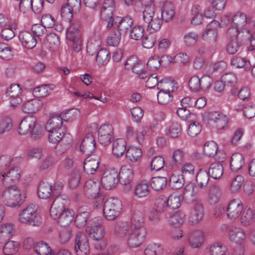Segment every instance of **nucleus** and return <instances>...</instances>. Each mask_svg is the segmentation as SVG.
I'll use <instances>...</instances> for the list:
<instances>
[{
    "label": "nucleus",
    "mask_w": 255,
    "mask_h": 255,
    "mask_svg": "<svg viewBox=\"0 0 255 255\" xmlns=\"http://www.w3.org/2000/svg\"><path fill=\"white\" fill-rule=\"evenodd\" d=\"M231 21L233 25L240 29L246 37L249 35L254 34L255 20L252 18L247 17L244 13L236 12L232 17Z\"/></svg>",
    "instance_id": "obj_1"
},
{
    "label": "nucleus",
    "mask_w": 255,
    "mask_h": 255,
    "mask_svg": "<svg viewBox=\"0 0 255 255\" xmlns=\"http://www.w3.org/2000/svg\"><path fill=\"white\" fill-rule=\"evenodd\" d=\"M142 14L143 19L147 24V30L149 33H152L160 29L163 20L160 14L156 12L153 4L146 6Z\"/></svg>",
    "instance_id": "obj_2"
},
{
    "label": "nucleus",
    "mask_w": 255,
    "mask_h": 255,
    "mask_svg": "<svg viewBox=\"0 0 255 255\" xmlns=\"http://www.w3.org/2000/svg\"><path fill=\"white\" fill-rule=\"evenodd\" d=\"M38 206L31 204L27 206L19 214L18 220L23 224L38 226L42 223Z\"/></svg>",
    "instance_id": "obj_3"
},
{
    "label": "nucleus",
    "mask_w": 255,
    "mask_h": 255,
    "mask_svg": "<svg viewBox=\"0 0 255 255\" xmlns=\"http://www.w3.org/2000/svg\"><path fill=\"white\" fill-rule=\"evenodd\" d=\"M81 24L78 20L71 21L67 30V38L72 42L73 49L78 52L82 48Z\"/></svg>",
    "instance_id": "obj_4"
},
{
    "label": "nucleus",
    "mask_w": 255,
    "mask_h": 255,
    "mask_svg": "<svg viewBox=\"0 0 255 255\" xmlns=\"http://www.w3.org/2000/svg\"><path fill=\"white\" fill-rule=\"evenodd\" d=\"M6 189L3 192L2 197L6 206L10 207H19L22 202L19 189L15 186H6Z\"/></svg>",
    "instance_id": "obj_5"
},
{
    "label": "nucleus",
    "mask_w": 255,
    "mask_h": 255,
    "mask_svg": "<svg viewBox=\"0 0 255 255\" xmlns=\"http://www.w3.org/2000/svg\"><path fill=\"white\" fill-rule=\"evenodd\" d=\"M122 209V203L117 198H110L106 200L103 206V213L109 221L115 220Z\"/></svg>",
    "instance_id": "obj_6"
},
{
    "label": "nucleus",
    "mask_w": 255,
    "mask_h": 255,
    "mask_svg": "<svg viewBox=\"0 0 255 255\" xmlns=\"http://www.w3.org/2000/svg\"><path fill=\"white\" fill-rule=\"evenodd\" d=\"M228 123V118L220 111L208 112V128L222 129L227 126Z\"/></svg>",
    "instance_id": "obj_7"
},
{
    "label": "nucleus",
    "mask_w": 255,
    "mask_h": 255,
    "mask_svg": "<svg viewBox=\"0 0 255 255\" xmlns=\"http://www.w3.org/2000/svg\"><path fill=\"white\" fill-rule=\"evenodd\" d=\"M86 231L89 235L94 239L102 238L105 235V229L103 226L102 219L95 218L89 222V225L86 228Z\"/></svg>",
    "instance_id": "obj_8"
},
{
    "label": "nucleus",
    "mask_w": 255,
    "mask_h": 255,
    "mask_svg": "<svg viewBox=\"0 0 255 255\" xmlns=\"http://www.w3.org/2000/svg\"><path fill=\"white\" fill-rule=\"evenodd\" d=\"M114 10L115 4L113 0H106L104 2L101 11L100 17L102 20L107 22V29L111 28L113 25Z\"/></svg>",
    "instance_id": "obj_9"
},
{
    "label": "nucleus",
    "mask_w": 255,
    "mask_h": 255,
    "mask_svg": "<svg viewBox=\"0 0 255 255\" xmlns=\"http://www.w3.org/2000/svg\"><path fill=\"white\" fill-rule=\"evenodd\" d=\"M125 67L128 69H131L134 73L138 75L141 79H145L149 75L147 71L145 70L144 66L138 62L135 57L128 58L125 63Z\"/></svg>",
    "instance_id": "obj_10"
},
{
    "label": "nucleus",
    "mask_w": 255,
    "mask_h": 255,
    "mask_svg": "<svg viewBox=\"0 0 255 255\" xmlns=\"http://www.w3.org/2000/svg\"><path fill=\"white\" fill-rule=\"evenodd\" d=\"M146 235L145 228L140 229L132 228L127 236V243L131 248L139 246L143 242Z\"/></svg>",
    "instance_id": "obj_11"
},
{
    "label": "nucleus",
    "mask_w": 255,
    "mask_h": 255,
    "mask_svg": "<svg viewBox=\"0 0 255 255\" xmlns=\"http://www.w3.org/2000/svg\"><path fill=\"white\" fill-rule=\"evenodd\" d=\"M118 172L115 170H107L101 178V184L107 190H110L116 186L119 182Z\"/></svg>",
    "instance_id": "obj_12"
},
{
    "label": "nucleus",
    "mask_w": 255,
    "mask_h": 255,
    "mask_svg": "<svg viewBox=\"0 0 255 255\" xmlns=\"http://www.w3.org/2000/svg\"><path fill=\"white\" fill-rule=\"evenodd\" d=\"M119 174V181L125 185L124 190L128 192L131 189V183L132 181L133 173L132 169L127 166H122Z\"/></svg>",
    "instance_id": "obj_13"
},
{
    "label": "nucleus",
    "mask_w": 255,
    "mask_h": 255,
    "mask_svg": "<svg viewBox=\"0 0 255 255\" xmlns=\"http://www.w3.org/2000/svg\"><path fill=\"white\" fill-rule=\"evenodd\" d=\"M143 211V208L142 205H136L133 207L131 223H130L132 228L136 229L145 228Z\"/></svg>",
    "instance_id": "obj_14"
},
{
    "label": "nucleus",
    "mask_w": 255,
    "mask_h": 255,
    "mask_svg": "<svg viewBox=\"0 0 255 255\" xmlns=\"http://www.w3.org/2000/svg\"><path fill=\"white\" fill-rule=\"evenodd\" d=\"M75 250L77 255H87L89 253L88 239L84 234L80 233L76 236Z\"/></svg>",
    "instance_id": "obj_15"
},
{
    "label": "nucleus",
    "mask_w": 255,
    "mask_h": 255,
    "mask_svg": "<svg viewBox=\"0 0 255 255\" xmlns=\"http://www.w3.org/2000/svg\"><path fill=\"white\" fill-rule=\"evenodd\" d=\"M113 128L111 125H104L98 130V141L103 145H108L113 138Z\"/></svg>",
    "instance_id": "obj_16"
},
{
    "label": "nucleus",
    "mask_w": 255,
    "mask_h": 255,
    "mask_svg": "<svg viewBox=\"0 0 255 255\" xmlns=\"http://www.w3.org/2000/svg\"><path fill=\"white\" fill-rule=\"evenodd\" d=\"M243 205L238 199L230 201L226 209L228 217L230 219H236L240 217L243 212Z\"/></svg>",
    "instance_id": "obj_17"
},
{
    "label": "nucleus",
    "mask_w": 255,
    "mask_h": 255,
    "mask_svg": "<svg viewBox=\"0 0 255 255\" xmlns=\"http://www.w3.org/2000/svg\"><path fill=\"white\" fill-rule=\"evenodd\" d=\"M3 184L5 186L12 185L18 182L20 177V171L18 167L12 166L3 177Z\"/></svg>",
    "instance_id": "obj_18"
},
{
    "label": "nucleus",
    "mask_w": 255,
    "mask_h": 255,
    "mask_svg": "<svg viewBox=\"0 0 255 255\" xmlns=\"http://www.w3.org/2000/svg\"><path fill=\"white\" fill-rule=\"evenodd\" d=\"M36 118L32 116L24 117L19 125L18 132L21 135H24L30 132L35 128Z\"/></svg>",
    "instance_id": "obj_19"
},
{
    "label": "nucleus",
    "mask_w": 255,
    "mask_h": 255,
    "mask_svg": "<svg viewBox=\"0 0 255 255\" xmlns=\"http://www.w3.org/2000/svg\"><path fill=\"white\" fill-rule=\"evenodd\" d=\"M100 190V183L92 180L87 181L84 186V191L88 198H96Z\"/></svg>",
    "instance_id": "obj_20"
},
{
    "label": "nucleus",
    "mask_w": 255,
    "mask_h": 255,
    "mask_svg": "<svg viewBox=\"0 0 255 255\" xmlns=\"http://www.w3.org/2000/svg\"><path fill=\"white\" fill-rule=\"evenodd\" d=\"M95 149L96 143L93 135L91 133L86 134L80 146L81 151L83 154L90 155Z\"/></svg>",
    "instance_id": "obj_21"
},
{
    "label": "nucleus",
    "mask_w": 255,
    "mask_h": 255,
    "mask_svg": "<svg viewBox=\"0 0 255 255\" xmlns=\"http://www.w3.org/2000/svg\"><path fill=\"white\" fill-rule=\"evenodd\" d=\"M204 233L202 231H196L188 235V240L189 245L193 248H198L204 241Z\"/></svg>",
    "instance_id": "obj_22"
},
{
    "label": "nucleus",
    "mask_w": 255,
    "mask_h": 255,
    "mask_svg": "<svg viewBox=\"0 0 255 255\" xmlns=\"http://www.w3.org/2000/svg\"><path fill=\"white\" fill-rule=\"evenodd\" d=\"M19 39L22 44L28 49L34 47L36 44V39L31 32L23 31L20 32Z\"/></svg>",
    "instance_id": "obj_23"
},
{
    "label": "nucleus",
    "mask_w": 255,
    "mask_h": 255,
    "mask_svg": "<svg viewBox=\"0 0 255 255\" xmlns=\"http://www.w3.org/2000/svg\"><path fill=\"white\" fill-rule=\"evenodd\" d=\"M115 24L118 26V32L126 33L130 30L133 25V20L129 16H125L123 18L117 17Z\"/></svg>",
    "instance_id": "obj_24"
},
{
    "label": "nucleus",
    "mask_w": 255,
    "mask_h": 255,
    "mask_svg": "<svg viewBox=\"0 0 255 255\" xmlns=\"http://www.w3.org/2000/svg\"><path fill=\"white\" fill-rule=\"evenodd\" d=\"M66 209L62 203V198L56 199L53 202L50 209V215L51 218L54 220H57L58 218L63 214L64 210Z\"/></svg>",
    "instance_id": "obj_25"
},
{
    "label": "nucleus",
    "mask_w": 255,
    "mask_h": 255,
    "mask_svg": "<svg viewBox=\"0 0 255 255\" xmlns=\"http://www.w3.org/2000/svg\"><path fill=\"white\" fill-rule=\"evenodd\" d=\"M229 235L230 240L237 244H241L246 238L244 230L235 226L231 227L230 228Z\"/></svg>",
    "instance_id": "obj_26"
},
{
    "label": "nucleus",
    "mask_w": 255,
    "mask_h": 255,
    "mask_svg": "<svg viewBox=\"0 0 255 255\" xmlns=\"http://www.w3.org/2000/svg\"><path fill=\"white\" fill-rule=\"evenodd\" d=\"M131 229V226L128 222L119 221L115 226L114 233L118 237L124 238L128 235Z\"/></svg>",
    "instance_id": "obj_27"
},
{
    "label": "nucleus",
    "mask_w": 255,
    "mask_h": 255,
    "mask_svg": "<svg viewBox=\"0 0 255 255\" xmlns=\"http://www.w3.org/2000/svg\"><path fill=\"white\" fill-rule=\"evenodd\" d=\"M14 232V225L6 223L0 226V243H4L9 240Z\"/></svg>",
    "instance_id": "obj_28"
},
{
    "label": "nucleus",
    "mask_w": 255,
    "mask_h": 255,
    "mask_svg": "<svg viewBox=\"0 0 255 255\" xmlns=\"http://www.w3.org/2000/svg\"><path fill=\"white\" fill-rule=\"evenodd\" d=\"M175 14V8L170 1H166L163 3L161 9V18L166 22L172 20Z\"/></svg>",
    "instance_id": "obj_29"
},
{
    "label": "nucleus",
    "mask_w": 255,
    "mask_h": 255,
    "mask_svg": "<svg viewBox=\"0 0 255 255\" xmlns=\"http://www.w3.org/2000/svg\"><path fill=\"white\" fill-rule=\"evenodd\" d=\"M222 195V189L218 184H211L208 192V204L211 205L217 203Z\"/></svg>",
    "instance_id": "obj_30"
},
{
    "label": "nucleus",
    "mask_w": 255,
    "mask_h": 255,
    "mask_svg": "<svg viewBox=\"0 0 255 255\" xmlns=\"http://www.w3.org/2000/svg\"><path fill=\"white\" fill-rule=\"evenodd\" d=\"M178 88L177 83L174 80L169 78L161 79L158 84V89L169 93H173L176 91Z\"/></svg>",
    "instance_id": "obj_31"
},
{
    "label": "nucleus",
    "mask_w": 255,
    "mask_h": 255,
    "mask_svg": "<svg viewBox=\"0 0 255 255\" xmlns=\"http://www.w3.org/2000/svg\"><path fill=\"white\" fill-rule=\"evenodd\" d=\"M99 163L98 158L87 157L83 164L84 170L87 174H93L97 171Z\"/></svg>",
    "instance_id": "obj_32"
},
{
    "label": "nucleus",
    "mask_w": 255,
    "mask_h": 255,
    "mask_svg": "<svg viewBox=\"0 0 255 255\" xmlns=\"http://www.w3.org/2000/svg\"><path fill=\"white\" fill-rule=\"evenodd\" d=\"M148 183L145 181H142L136 184L134 188V195L137 198H143L147 196L150 193Z\"/></svg>",
    "instance_id": "obj_33"
},
{
    "label": "nucleus",
    "mask_w": 255,
    "mask_h": 255,
    "mask_svg": "<svg viewBox=\"0 0 255 255\" xmlns=\"http://www.w3.org/2000/svg\"><path fill=\"white\" fill-rule=\"evenodd\" d=\"M72 141L71 135L69 134H66L55 147L56 153L58 155H61L65 153L71 146Z\"/></svg>",
    "instance_id": "obj_34"
},
{
    "label": "nucleus",
    "mask_w": 255,
    "mask_h": 255,
    "mask_svg": "<svg viewBox=\"0 0 255 255\" xmlns=\"http://www.w3.org/2000/svg\"><path fill=\"white\" fill-rule=\"evenodd\" d=\"M44 43L47 48L53 52L58 50L60 44L59 37L54 33L46 35Z\"/></svg>",
    "instance_id": "obj_35"
},
{
    "label": "nucleus",
    "mask_w": 255,
    "mask_h": 255,
    "mask_svg": "<svg viewBox=\"0 0 255 255\" xmlns=\"http://www.w3.org/2000/svg\"><path fill=\"white\" fill-rule=\"evenodd\" d=\"M63 124V117L59 115H55L51 117L47 121L45 129L47 131H53L63 129L62 126Z\"/></svg>",
    "instance_id": "obj_36"
},
{
    "label": "nucleus",
    "mask_w": 255,
    "mask_h": 255,
    "mask_svg": "<svg viewBox=\"0 0 255 255\" xmlns=\"http://www.w3.org/2000/svg\"><path fill=\"white\" fill-rule=\"evenodd\" d=\"M203 217V208L201 205L197 204L191 211L189 221L191 225L198 223Z\"/></svg>",
    "instance_id": "obj_37"
},
{
    "label": "nucleus",
    "mask_w": 255,
    "mask_h": 255,
    "mask_svg": "<svg viewBox=\"0 0 255 255\" xmlns=\"http://www.w3.org/2000/svg\"><path fill=\"white\" fill-rule=\"evenodd\" d=\"M224 169L221 163L215 162L211 163L208 168V176L214 179H219L222 176Z\"/></svg>",
    "instance_id": "obj_38"
},
{
    "label": "nucleus",
    "mask_w": 255,
    "mask_h": 255,
    "mask_svg": "<svg viewBox=\"0 0 255 255\" xmlns=\"http://www.w3.org/2000/svg\"><path fill=\"white\" fill-rule=\"evenodd\" d=\"M42 106V102L38 99L29 100L22 105V110L25 113H33L37 111Z\"/></svg>",
    "instance_id": "obj_39"
},
{
    "label": "nucleus",
    "mask_w": 255,
    "mask_h": 255,
    "mask_svg": "<svg viewBox=\"0 0 255 255\" xmlns=\"http://www.w3.org/2000/svg\"><path fill=\"white\" fill-rule=\"evenodd\" d=\"M126 150V142L123 138H118L113 143L112 152L113 154L120 157L122 156Z\"/></svg>",
    "instance_id": "obj_40"
},
{
    "label": "nucleus",
    "mask_w": 255,
    "mask_h": 255,
    "mask_svg": "<svg viewBox=\"0 0 255 255\" xmlns=\"http://www.w3.org/2000/svg\"><path fill=\"white\" fill-rule=\"evenodd\" d=\"M34 252L38 255H54L49 245L42 241L36 243Z\"/></svg>",
    "instance_id": "obj_41"
},
{
    "label": "nucleus",
    "mask_w": 255,
    "mask_h": 255,
    "mask_svg": "<svg viewBox=\"0 0 255 255\" xmlns=\"http://www.w3.org/2000/svg\"><path fill=\"white\" fill-rule=\"evenodd\" d=\"M244 164V158L240 153H235L232 155L230 160L231 170L237 171L240 170Z\"/></svg>",
    "instance_id": "obj_42"
},
{
    "label": "nucleus",
    "mask_w": 255,
    "mask_h": 255,
    "mask_svg": "<svg viewBox=\"0 0 255 255\" xmlns=\"http://www.w3.org/2000/svg\"><path fill=\"white\" fill-rule=\"evenodd\" d=\"M52 186L47 182H41L38 187V195L39 198L47 199L51 196Z\"/></svg>",
    "instance_id": "obj_43"
},
{
    "label": "nucleus",
    "mask_w": 255,
    "mask_h": 255,
    "mask_svg": "<svg viewBox=\"0 0 255 255\" xmlns=\"http://www.w3.org/2000/svg\"><path fill=\"white\" fill-rule=\"evenodd\" d=\"M89 217V212L87 211H84V209L81 208L75 220L76 226L79 228L84 227L86 225Z\"/></svg>",
    "instance_id": "obj_44"
},
{
    "label": "nucleus",
    "mask_w": 255,
    "mask_h": 255,
    "mask_svg": "<svg viewBox=\"0 0 255 255\" xmlns=\"http://www.w3.org/2000/svg\"><path fill=\"white\" fill-rule=\"evenodd\" d=\"M110 53L106 49L102 48L99 50L96 55V62L99 66L106 65L110 58Z\"/></svg>",
    "instance_id": "obj_45"
},
{
    "label": "nucleus",
    "mask_w": 255,
    "mask_h": 255,
    "mask_svg": "<svg viewBox=\"0 0 255 255\" xmlns=\"http://www.w3.org/2000/svg\"><path fill=\"white\" fill-rule=\"evenodd\" d=\"M169 222L171 226L179 227L184 222L185 215L182 212L177 211L171 215L169 214Z\"/></svg>",
    "instance_id": "obj_46"
},
{
    "label": "nucleus",
    "mask_w": 255,
    "mask_h": 255,
    "mask_svg": "<svg viewBox=\"0 0 255 255\" xmlns=\"http://www.w3.org/2000/svg\"><path fill=\"white\" fill-rule=\"evenodd\" d=\"M74 219L72 212L67 209L58 218L57 222L62 227H66L69 225Z\"/></svg>",
    "instance_id": "obj_47"
},
{
    "label": "nucleus",
    "mask_w": 255,
    "mask_h": 255,
    "mask_svg": "<svg viewBox=\"0 0 255 255\" xmlns=\"http://www.w3.org/2000/svg\"><path fill=\"white\" fill-rule=\"evenodd\" d=\"M231 64L237 68H244L246 70L250 69L252 66L250 61L240 56L233 58Z\"/></svg>",
    "instance_id": "obj_48"
},
{
    "label": "nucleus",
    "mask_w": 255,
    "mask_h": 255,
    "mask_svg": "<svg viewBox=\"0 0 255 255\" xmlns=\"http://www.w3.org/2000/svg\"><path fill=\"white\" fill-rule=\"evenodd\" d=\"M221 23L218 20H213L208 23V35L212 32V36H210V42L215 43L218 35V29Z\"/></svg>",
    "instance_id": "obj_49"
},
{
    "label": "nucleus",
    "mask_w": 255,
    "mask_h": 255,
    "mask_svg": "<svg viewBox=\"0 0 255 255\" xmlns=\"http://www.w3.org/2000/svg\"><path fill=\"white\" fill-rule=\"evenodd\" d=\"M141 149L135 147H130L126 152L127 158L131 162H136L139 159L142 155Z\"/></svg>",
    "instance_id": "obj_50"
},
{
    "label": "nucleus",
    "mask_w": 255,
    "mask_h": 255,
    "mask_svg": "<svg viewBox=\"0 0 255 255\" xmlns=\"http://www.w3.org/2000/svg\"><path fill=\"white\" fill-rule=\"evenodd\" d=\"M176 114L182 119L189 122L194 121L195 119V115L190 113L187 108L181 107L176 110Z\"/></svg>",
    "instance_id": "obj_51"
},
{
    "label": "nucleus",
    "mask_w": 255,
    "mask_h": 255,
    "mask_svg": "<svg viewBox=\"0 0 255 255\" xmlns=\"http://www.w3.org/2000/svg\"><path fill=\"white\" fill-rule=\"evenodd\" d=\"M205 78V76H202L200 79L196 76L192 77L188 82L189 88L194 92H198L200 90H202V83Z\"/></svg>",
    "instance_id": "obj_52"
},
{
    "label": "nucleus",
    "mask_w": 255,
    "mask_h": 255,
    "mask_svg": "<svg viewBox=\"0 0 255 255\" xmlns=\"http://www.w3.org/2000/svg\"><path fill=\"white\" fill-rule=\"evenodd\" d=\"M155 211L161 214L162 213H165L166 215L171 214L168 209L166 200L162 198L157 199L155 202V206L153 208Z\"/></svg>",
    "instance_id": "obj_53"
},
{
    "label": "nucleus",
    "mask_w": 255,
    "mask_h": 255,
    "mask_svg": "<svg viewBox=\"0 0 255 255\" xmlns=\"http://www.w3.org/2000/svg\"><path fill=\"white\" fill-rule=\"evenodd\" d=\"M121 39V33L117 30H115L107 37L106 42L107 44L109 46L117 47L119 45Z\"/></svg>",
    "instance_id": "obj_54"
},
{
    "label": "nucleus",
    "mask_w": 255,
    "mask_h": 255,
    "mask_svg": "<svg viewBox=\"0 0 255 255\" xmlns=\"http://www.w3.org/2000/svg\"><path fill=\"white\" fill-rule=\"evenodd\" d=\"M163 248L160 245L152 243L149 244L144 250L145 255H161L163 254Z\"/></svg>",
    "instance_id": "obj_55"
},
{
    "label": "nucleus",
    "mask_w": 255,
    "mask_h": 255,
    "mask_svg": "<svg viewBox=\"0 0 255 255\" xmlns=\"http://www.w3.org/2000/svg\"><path fill=\"white\" fill-rule=\"evenodd\" d=\"M167 184V179L164 177H154L152 178L151 186L156 191H159L164 188Z\"/></svg>",
    "instance_id": "obj_56"
},
{
    "label": "nucleus",
    "mask_w": 255,
    "mask_h": 255,
    "mask_svg": "<svg viewBox=\"0 0 255 255\" xmlns=\"http://www.w3.org/2000/svg\"><path fill=\"white\" fill-rule=\"evenodd\" d=\"M166 201L169 211L178 208L181 204L180 198L176 194H171Z\"/></svg>",
    "instance_id": "obj_57"
},
{
    "label": "nucleus",
    "mask_w": 255,
    "mask_h": 255,
    "mask_svg": "<svg viewBox=\"0 0 255 255\" xmlns=\"http://www.w3.org/2000/svg\"><path fill=\"white\" fill-rule=\"evenodd\" d=\"M210 255H228L227 248L220 243L212 245L210 248Z\"/></svg>",
    "instance_id": "obj_58"
},
{
    "label": "nucleus",
    "mask_w": 255,
    "mask_h": 255,
    "mask_svg": "<svg viewBox=\"0 0 255 255\" xmlns=\"http://www.w3.org/2000/svg\"><path fill=\"white\" fill-rule=\"evenodd\" d=\"M47 131L49 132L48 135L49 141L53 143L59 142L63 137L66 135V134H64V129Z\"/></svg>",
    "instance_id": "obj_59"
},
{
    "label": "nucleus",
    "mask_w": 255,
    "mask_h": 255,
    "mask_svg": "<svg viewBox=\"0 0 255 255\" xmlns=\"http://www.w3.org/2000/svg\"><path fill=\"white\" fill-rule=\"evenodd\" d=\"M184 179L182 175L173 174L170 177L169 184L173 188L179 189L184 185Z\"/></svg>",
    "instance_id": "obj_60"
},
{
    "label": "nucleus",
    "mask_w": 255,
    "mask_h": 255,
    "mask_svg": "<svg viewBox=\"0 0 255 255\" xmlns=\"http://www.w3.org/2000/svg\"><path fill=\"white\" fill-rule=\"evenodd\" d=\"M198 39V35L195 32L186 33L183 37V42L187 47H192L195 45Z\"/></svg>",
    "instance_id": "obj_61"
},
{
    "label": "nucleus",
    "mask_w": 255,
    "mask_h": 255,
    "mask_svg": "<svg viewBox=\"0 0 255 255\" xmlns=\"http://www.w3.org/2000/svg\"><path fill=\"white\" fill-rule=\"evenodd\" d=\"M227 66L226 62L223 61H219L210 65L208 73L212 74L215 72L222 73L226 70Z\"/></svg>",
    "instance_id": "obj_62"
},
{
    "label": "nucleus",
    "mask_w": 255,
    "mask_h": 255,
    "mask_svg": "<svg viewBox=\"0 0 255 255\" xmlns=\"http://www.w3.org/2000/svg\"><path fill=\"white\" fill-rule=\"evenodd\" d=\"M244 181L242 175H239L232 180L230 183V190L232 193L237 192L241 188Z\"/></svg>",
    "instance_id": "obj_63"
},
{
    "label": "nucleus",
    "mask_w": 255,
    "mask_h": 255,
    "mask_svg": "<svg viewBox=\"0 0 255 255\" xmlns=\"http://www.w3.org/2000/svg\"><path fill=\"white\" fill-rule=\"evenodd\" d=\"M19 244L16 242L9 241L7 242L3 249V254L12 255L15 254L18 250Z\"/></svg>",
    "instance_id": "obj_64"
}]
</instances>
